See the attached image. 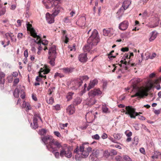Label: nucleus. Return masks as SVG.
<instances>
[{
  "instance_id": "nucleus-1",
  "label": "nucleus",
  "mask_w": 161,
  "mask_h": 161,
  "mask_svg": "<svg viewBox=\"0 0 161 161\" xmlns=\"http://www.w3.org/2000/svg\"><path fill=\"white\" fill-rule=\"evenodd\" d=\"M100 41L99 36L97 31L94 30L91 36L89 38L87 41V45H86L83 48L85 52H92V49L97 45Z\"/></svg>"
},
{
  "instance_id": "nucleus-2",
  "label": "nucleus",
  "mask_w": 161,
  "mask_h": 161,
  "mask_svg": "<svg viewBox=\"0 0 161 161\" xmlns=\"http://www.w3.org/2000/svg\"><path fill=\"white\" fill-rule=\"evenodd\" d=\"M59 0H43L42 1L47 8H49L54 7L53 10V14L55 16L58 14L61 9L59 5Z\"/></svg>"
},
{
  "instance_id": "nucleus-3",
  "label": "nucleus",
  "mask_w": 161,
  "mask_h": 161,
  "mask_svg": "<svg viewBox=\"0 0 161 161\" xmlns=\"http://www.w3.org/2000/svg\"><path fill=\"white\" fill-rule=\"evenodd\" d=\"M86 144L85 143L80 146V150L81 155L80 156L79 154L75 155V158L76 160H80L81 158L87 157L89 154V153L92 151V148L90 147H87L86 146Z\"/></svg>"
},
{
  "instance_id": "nucleus-4",
  "label": "nucleus",
  "mask_w": 161,
  "mask_h": 161,
  "mask_svg": "<svg viewBox=\"0 0 161 161\" xmlns=\"http://www.w3.org/2000/svg\"><path fill=\"white\" fill-rule=\"evenodd\" d=\"M125 110H124L125 114L129 116L131 119H135L136 116H138L139 119L142 120H144L146 118L143 116L139 115V113L136 112V109L132 106H128L125 107Z\"/></svg>"
},
{
  "instance_id": "nucleus-5",
  "label": "nucleus",
  "mask_w": 161,
  "mask_h": 161,
  "mask_svg": "<svg viewBox=\"0 0 161 161\" xmlns=\"http://www.w3.org/2000/svg\"><path fill=\"white\" fill-rule=\"evenodd\" d=\"M48 53L49 55L48 62L53 66L55 65V61L57 55L56 47L55 45H53L49 48Z\"/></svg>"
},
{
  "instance_id": "nucleus-6",
  "label": "nucleus",
  "mask_w": 161,
  "mask_h": 161,
  "mask_svg": "<svg viewBox=\"0 0 161 161\" xmlns=\"http://www.w3.org/2000/svg\"><path fill=\"white\" fill-rule=\"evenodd\" d=\"M72 149L70 146L66 144L62 145L61 150L60 152V156L63 157L64 156L67 158H70L72 156Z\"/></svg>"
},
{
  "instance_id": "nucleus-7",
  "label": "nucleus",
  "mask_w": 161,
  "mask_h": 161,
  "mask_svg": "<svg viewBox=\"0 0 161 161\" xmlns=\"http://www.w3.org/2000/svg\"><path fill=\"white\" fill-rule=\"evenodd\" d=\"M41 138L48 149L56 140L52 136L49 135L42 137Z\"/></svg>"
},
{
  "instance_id": "nucleus-8",
  "label": "nucleus",
  "mask_w": 161,
  "mask_h": 161,
  "mask_svg": "<svg viewBox=\"0 0 161 161\" xmlns=\"http://www.w3.org/2000/svg\"><path fill=\"white\" fill-rule=\"evenodd\" d=\"M62 145L58 141L55 140L48 149V150L53 153L56 151H58L60 148H62Z\"/></svg>"
},
{
  "instance_id": "nucleus-9",
  "label": "nucleus",
  "mask_w": 161,
  "mask_h": 161,
  "mask_svg": "<svg viewBox=\"0 0 161 161\" xmlns=\"http://www.w3.org/2000/svg\"><path fill=\"white\" fill-rule=\"evenodd\" d=\"M89 78L87 75L80 76V78H77L75 80V86L77 87H80L82 84L83 81L87 80Z\"/></svg>"
},
{
  "instance_id": "nucleus-10",
  "label": "nucleus",
  "mask_w": 161,
  "mask_h": 161,
  "mask_svg": "<svg viewBox=\"0 0 161 161\" xmlns=\"http://www.w3.org/2000/svg\"><path fill=\"white\" fill-rule=\"evenodd\" d=\"M27 30L30 31L31 36L35 38H37L38 39L40 38L39 36L37 35L36 30L32 27V25L29 22L27 24Z\"/></svg>"
},
{
  "instance_id": "nucleus-11",
  "label": "nucleus",
  "mask_w": 161,
  "mask_h": 161,
  "mask_svg": "<svg viewBox=\"0 0 161 161\" xmlns=\"http://www.w3.org/2000/svg\"><path fill=\"white\" fill-rule=\"evenodd\" d=\"M148 96V94L145 90H140L136 92L135 94L131 96V97H138L139 98H142L144 96L147 97Z\"/></svg>"
},
{
  "instance_id": "nucleus-12",
  "label": "nucleus",
  "mask_w": 161,
  "mask_h": 161,
  "mask_svg": "<svg viewBox=\"0 0 161 161\" xmlns=\"http://www.w3.org/2000/svg\"><path fill=\"white\" fill-rule=\"evenodd\" d=\"M128 3H129L128 1H124L123 3L122 7L118 10L117 14H119L122 12V13H123L124 10L127 9L129 6L130 4H128Z\"/></svg>"
},
{
  "instance_id": "nucleus-13",
  "label": "nucleus",
  "mask_w": 161,
  "mask_h": 161,
  "mask_svg": "<svg viewBox=\"0 0 161 161\" xmlns=\"http://www.w3.org/2000/svg\"><path fill=\"white\" fill-rule=\"evenodd\" d=\"M86 17L85 16L80 17L76 22V24L80 27L84 26L85 25Z\"/></svg>"
},
{
  "instance_id": "nucleus-14",
  "label": "nucleus",
  "mask_w": 161,
  "mask_h": 161,
  "mask_svg": "<svg viewBox=\"0 0 161 161\" xmlns=\"http://www.w3.org/2000/svg\"><path fill=\"white\" fill-rule=\"evenodd\" d=\"M128 22L127 21L125 20L119 24V28L121 30L125 31L128 28Z\"/></svg>"
},
{
  "instance_id": "nucleus-15",
  "label": "nucleus",
  "mask_w": 161,
  "mask_h": 161,
  "mask_svg": "<svg viewBox=\"0 0 161 161\" xmlns=\"http://www.w3.org/2000/svg\"><path fill=\"white\" fill-rule=\"evenodd\" d=\"M101 91L99 88L94 89L93 90H92L88 93V95L90 97H94V96L98 95L100 94Z\"/></svg>"
},
{
  "instance_id": "nucleus-16",
  "label": "nucleus",
  "mask_w": 161,
  "mask_h": 161,
  "mask_svg": "<svg viewBox=\"0 0 161 161\" xmlns=\"http://www.w3.org/2000/svg\"><path fill=\"white\" fill-rule=\"evenodd\" d=\"M55 16L53 14H50L48 13H46V19L47 22L50 24L53 23L54 22V17Z\"/></svg>"
},
{
  "instance_id": "nucleus-17",
  "label": "nucleus",
  "mask_w": 161,
  "mask_h": 161,
  "mask_svg": "<svg viewBox=\"0 0 161 161\" xmlns=\"http://www.w3.org/2000/svg\"><path fill=\"white\" fill-rule=\"evenodd\" d=\"M79 60L81 62H86L87 59L86 53L80 54L78 57Z\"/></svg>"
},
{
  "instance_id": "nucleus-18",
  "label": "nucleus",
  "mask_w": 161,
  "mask_h": 161,
  "mask_svg": "<svg viewBox=\"0 0 161 161\" xmlns=\"http://www.w3.org/2000/svg\"><path fill=\"white\" fill-rule=\"evenodd\" d=\"M98 83V81L96 79H94V80L91 81L90 83L89 84V86L87 87V89L88 91L91 89L93 88Z\"/></svg>"
},
{
  "instance_id": "nucleus-19",
  "label": "nucleus",
  "mask_w": 161,
  "mask_h": 161,
  "mask_svg": "<svg viewBox=\"0 0 161 161\" xmlns=\"http://www.w3.org/2000/svg\"><path fill=\"white\" fill-rule=\"evenodd\" d=\"M40 38L38 39L36 38V40L35 41V42L38 44H39L40 43H42V44L46 45H47L48 43V41L47 40H43L42 41L41 40V37L39 36Z\"/></svg>"
},
{
  "instance_id": "nucleus-20",
  "label": "nucleus",
  "mask_w": 161,
  "mask_h": 161,
  "mask_svg": "<svg viewBox=\"0 0 161 161\" xmlns=\"http://www.w3.org/2000/svg\"><path fill=\"white\" fill-rule=\"evenodd\" d=\"M5 74L3 72L1 71L0 69V84H4L5 83Z\"/></svg>"
},
{
  "instance_id": "nucleus-21",
  "label": "nucleus",
  "mask_w": 161,
  "mask_h": 161,
  "mask_svg": "<svg viewBox=\"0 0 161 161\" xmlns=\"http://www.w3.org/2000/svg\"><path fill=\"white\" fill-rule=\"evenodd\" d=\"M67 112L69 115H71L75 112V108L73 106L70 105L68 106L67 109Z\"/></svg>"
},
{
  "instance_id": "nucleus-22",
  "label": "nucleus",
  "mask_w": 161,
  "mask_h": 161,
  "mask_svg": "<svg viewBox=\"0 0 161 161\" xmlns=\"http://www.w3.org/2000/svg\"><path fill=\"white\" fill-rule=\"evenodd\" d=\"M74 69V68H64L61 69L63 72L65 73H69L72 72Z\"/></svg>"
},
{
  "instance_id": "nucleus-23",
  "label": "nucleus",
  "mask_w": 161,
  "mask_h": 161,
  "mask_svg": "<svg viewBox=\"0 0 161 161\" xmlns=\"http://www.w3.org/2000/svg\"><path fill=\"white\" fill-rule=\"evenodd\" d=\"M86 118H88L89 119V120L90 121H92L94 119L93 117H94L95 118H96V116L94 115L91 112H88L87 113L86 116Z\"/></svg>"
},
{
  "instance_id": "nucleus-24",
  "label": "nucleus",
  "mask_w": 161,
  "mask_h": 161,
  "mask_svg": "<svg viewBox=\"0 0 161 161\" xmlns=\"http://www.w3.org/2000/svg\"><path fill=\"white\" fill-rule=\"evenodd\" d=\"M102 110L103 112L104 113L107 114L110 113V111L107 108L106 104L105 103L102 104Z\"/></svg>"
},
{
  "instance_id": "nucleus-25",
  "label": "nucleus",
  "mask_w": 161,
  "mask_h": 161,
  "mask_svg": "<svg viewBox=\"0 0 161 161\" xmlns=\"http://www.w3.org/2000/svg\"><path fill=\"white\" fill-rule=\"evenodd\" d=\"M101 83H102V87L103 91H105L107 88L108 82L107 80H102L101 81Z\"/></svg>"
},
{
  "instance_id": "nucleus-26",
  "label": "nucleus",
  "mask_w": 161,
  "mask_h": 161,
  "mask_svg": "<svg viewBox=\"0 0 161 161\" xmlns=\"http://www.w3.org/2000/svg\"><path fill=\"white\" fill-rule=\"evenodd\" d=\"M152 33L151 36L149 39V40L150 42L154 40L157 36V33H156L155 31H152Z\"/></svg>"
},
{
  "instance_id": "nucleus-27",
  "label": "nucleus",
  "mask_w": 161,
  "mask_h": 161,
  "mask_svg": "<svg viewBox=\"0 0 161 161\" xmlns=\"http://www.w3.org/2000/svg\"><path fill=\"white\" fill-rule=\"evenodd\" d=\"M46 97H47L46 100L47 103L49 104H52L54 102L53 98L52 97H50L48 99L47 96Z\"/></svg>"
},
{
  "instance_id": "nucleus-28",
  "label": "nucleus",
  "mask_w": 161,
  "mask_h": 161,
  "mask_svg": "<svg viewBox=\"0 0 161 161\" xmlns=\"http://www.w3.org/2000/svg\"><path fill=\"white\" fill-rule=\"evenodd\" d=\"M45 69H43L42 68H41L40 69L43 72L44 75L46 74L49 72L50 71V69L48 68L47 67V66L45 65Z\"/></svg>"
},
{
  "instance_id": "nucleus-29",
  "label": "nucleus",
  "mask_w": 161,
  "mask_h": 161,
  "mask_svg": "<svg viewBox=\"0 0 161 161\" xmlns=\"http://www.w3.org/2000/svg\"><path fill=\"white\" fill-rule=\"evenodd\" d=\"M99 151L96 149H94L92 153L93 156L96 157H97L99 156Z\"/></svg>"
},
{
  "instance_id": "nucleus-30",
  "label": "nucleus",
  "mask_w": 161,
  "mask_h": 161,
  "mask_svg": "<svg viewBox=\"0 0 161 161\" xmlns=\"http://www.w3.org/2000/svg\"><path fill=\"white\" fill-rule=\"evenodd\" d=\"M19 91L18 88H16L13 92V95L16 97H18L19 96Z\"/></svg>"
},
{
  "instance_id": "nucleus-31",
  "label": "nucleus",
  "mask_w": 161,
  "mask_h": 161,
  "mask_svg": "<svg viewBox=\"0 0 161 161\" xmlns=\"http://www.w3.org/2000/svg\"><path fill=\"white\" fill-rule=\"evenodd\" d=\"M33 119H36L37 120L38 119H40L41 120H42L40 114L39 113L36 112H35L34 113Z\"/></svg>"
},
{
  "instance_id": "nucleus-32",
  "label": "nucleus",
  "mask_w": 161,
  "mask_h": 161,
  "mask_svg": "<svg viewBox=\"0 0 161 161\" xmlns=\"http://www.w3.org/2000/svg\"><path fill=\"white\" fill-rule=\"evenodd\" d=\"M46 130L44 129H42L39 130L38 131V133L41 135H44L46 134Z\"/></svg>"
},
{
  "instance_id": "nucleus-33",
  "label": "nucleus",
  "mask_w": 161,
  "mask_h": 161,
  "mask_svg": "<svg viewBox=\"0 0 161 161\" xmlns=\"http://www.w3.org/2000/svg\"><path fill=\"white\" fill-rule=\"evenodd\" d=\"M37 119H33V123L34 125L33 126V128L34 129L37 128L38 127V125L37 123Z\"/></svg>"
},
{
  "instance_id": "nucleus-34",
  "label": "nucleus",
  "mask_w": 161,
  "mask_h": 161,
  "mask_svg": "<svg viewBox=\"0 0 161 161\" xmlns=\"http://www.w3.org/2000/svg\"><path fill=\"white\" fill-rule=\"evenodd\" d=\"M103 31V35L105 36H108L110 32V31L109 29L106 30L105 29H104Z\"/></svg>"
},
{
  "instance_id": "nucleus-35",
  "label": "nucleus",
  "mask_w": 161,
  "mask_h": 161,
  "mask_svg": "<svg viewBox=\"0 0 161 161\" xmlns=\"http://www.w3.org/2000/svg\"><path fill=\"white\" fill-rule=\"evenodd\" d=\"M133 141L132 142L133 144H134L135 145H136L138 143L139 139V137L138 136H135L134 138Z\"/></svg>"
},
{
  "instance_id": "nucleus-36",
  "label": "nucleus",
  "mask_w": 161,
  "mask_h": 161,
  "mask_svg": "<svg viewBox=\"0 0 161 161\" xmlns=\"http://www.w3.org/2000/svg\"><path fill=\"white\" fill-rule=\"evenodd\" d=\"M114 138L115 139V140H119L121 137V136L120 134H118L114 133L113 135Z\"/></svg>"
},
{
  "instance_id": "nucleus-37",
  "label": "nucleus",
  "mask_w": 161,
  "mask_h": 161,
  "mask_svg": "<svg viewBox=\"0 0 161 161\" xmlns=\"http://www.w3.org/2000/svg\"><path fill=\"white\" fill-rule=\"evenodd\" d=\"M23 105L24 106L25 105L26 111H28L31 109V107L30 105L29 104L26 105V103L25 101L23 102Z\"/></svg>"
},
{
  "instance_id": "nucleus-38",
  "label": "nucleus",
  "mask_w": 161,
  "mask_h": 161,
  "mask_svg": "<svg viewBox=\"0 0 161 161\" xmlns=\"http://www.w3.org/2000/svg\"><path fill=\"white\" fill-rule=\"evenodd\" d=\"M109 152L108 150H105L103 153V156L106 158H107L110 155Z\"/></svg>"
},
{
  "instance_id": "nucleus-39",
  "label": "nucleus",
  "mask_w": 161,
  "mask_h": 161,
  "mask_svg": "<svg viewBox=\"0 0 161 161\" xmlns=\"http://www.w3.org/2000/svg\"><path fill=\"white\" fill-rule=\"evenodd\" d=\"M110 155V156L115 155L117 154V152L114 149H111L109 151Z\"/></svg>"
},
{
  "instance_id": "nucleus-40",
  "label": "nucleus",
  "mask_w": 161,
  "mask_h": 161,
  "mask_svg": "<svg viewBox=\"0 0 161 161\" xmlns=\"http://www.w3.org/2000/svg\"><path fill=\"white\" fill-rule=\"evenodd\" d=\"M68 125V123L65 124L60 123L59 126L61 129H64L65 127H67Z\"/></svg>"
},
{
  "instance_id": "nucleus-41",
  "label": "nucleus",
  "mask_w": 161,
  "mask_h": 161,
  "mask_svg": "<svg viewBox=\"0 0 161 161\" xmlns=\"http://www.w3.org/2000/svg\"><path fill=\"white\" fill-rule=\"evenodd\" d=\"M71 19L69 17H67L64 18V21L65 23H68L71 22Z\"/></svg>"
},
{
  "instance_id": "nucleus-42",
  "label": "nucleus",
  "mask_w": 161,
  "mask_h": 161,
  "mask_svg": "<svg viewBox=\"0 0 161 161\" xmlns=\"http://www.w3.org/2000/svg\"><path fill=\"white\" fill-rule=\"evenodd\" d=\"M62 39L64 42L66 44H67L69 42V39L67 35H65L64 38Z\"/></svg>"
},
{
  "instance_id": "nucleus-43",
  "label": "nucleus",
  "mask_w": 161,
  "mask_h": 161,
  "mask_svg": "<svg viewBox=\"0 0 161 161\" xmlns=\"http://www.w3.org/2000/svg\"><path fill=\"white\" fill-rule=\"evenodd\" d=\"M81 99L79 97H78L75 99L74 103L75 104L77 105L80 103L81 102Z\"/></svg>"
},
{
  "instance_id": "nucleus-44",
  "label": "nucleus",
  "mask_w": 161,
  "mask_h": 161,
  "mask_svg": "<svg viewBox=\"0 0 161 161\" xmlns=\"http://www.w3.org/2000/svg\"><path fill=\"white\" fill-rule=\"evenodd\" d=\"M55 89V87H52L48 89V91L47 94L50 95L54 91V90Z\"/></svg>"
},
{
  "instance_id": "nucleus-45",
  "label": "nucleus",
  "mask_w": 161,
  "mask_h": 161,
  "mask_svg": "<svg viewBox=\"0 0 161 161\" xmlns=\"http://www.w3.org/2000/svg\"><path fill=\"white\" fill-rule=\"evenodd\" d=\"M115 159L116 161H123V158L119 155H117L115 157Z\"/></svg>"
},
{
  "instance_id": "nucleus-46",
  "label": "nucleus",
  "mask_w": 161,
  "mask_h": 161,
  "mask_svg": "<svg viewBox=\"0 0 161 161\" xmlns=\"http://www.w3.org/2000/svg\"><path fill=\"white\" fill-rule=\"evenodd\" d=\"M74 93L72 92H69L67 96V98L68 101L70 100L72 98V96Z\"/></svg>"
},
{
  "instance_id": "nucleus-47",
  "label": "nucleus",
  "mask_w": 161,
  "mask_h": 161,
  "mask_svg": "<svg viewBox=\"0 0 161 161\" xmlns=\"http://www.w3.org/2000/svg\"><path fill=\"white\" fill-rule=\"evenodd\" d=\"M24 56L25 57L24 60L25 61H26L27 60V57H28V54L27 49L25 50L24 52Z\"/></svg>"
},
{
  "instance_id": "nucleus-48",
  "label": "nucleus",
  "mask_w": 161,
  "mask_h": 161,
  "mask_svg": "<svg viewBox=\"0 0 161 161\" xmlns=\"http://www.w3.org/2000/svg\"><path fill=\"white\" fill-rule=\"evenodd\" d=\"M5 36L7 37L8 36H9L11 38L12 41H13V37L14 36L13 35V34L11 33H7L5 34Z\"/></svg>"
},
{
  "instance_id": "nucleus-49",
  "label": "nucleus",
  "mask_w": 161,
  "mask_h": 161,
  "mask_svg": "<svg viewBox=\"0 0 161 161\" xmlns=\"http://www.w3.org/2000/svg\"><path fill=\"white\" fill-rule=\"evenodd\" d=\"M6 12V7L2 8V10H0V16L3 15Z\"/></svg>"
},
{
  "instance_id": "nucleus-50",
  "label": "nucleus",
  "mask_w": 161,
  "mask_h": 161,
  "mask_svg": "<svg viewBox=\"0 0 161 161\" xmlns=\"http://www.w3.org/2000/svg\"><path fill=\"white\" fill-rule=\"evenodd\" d=\"M124 159L126 161H131V158L127 155H125L123 157Z\"/></svg>"
},
{
  "instance_id": "nucleus-51",
  "label": "nucleus",
  "mask_w": 161,
  "mask_h": 161,
  "mask_svg": "<svg viewBox=\"0 0 161 161\" xmlns=\"http://www.w3.org/2000/svg\"><path fill=\"white\" fill-rule=\"evenodd\" d=\"M39 76L40 77L42 78H44L45 79L46 78V75H43V72L41 71V70L40 69V71L39 72Z\"/></svg>"
},
{
  "instance_id": "nucleus-52",
  "label": "nucleus",
  "mask_w": 161,
  "mask_h": 161,
  "mask_svg": "<svg viewBox=\"0 0 161 161\" xmlns=\"http://www.w3.org/2000/svg\"><path fill=\"white\" fill-rule=\"evenodd\" d=\"M95 101L94 99H91V100L89 101V102L88 103V105H92L95 103Z\"/></svg>"
},
{
  "instance_id": "nucleus-53",
  "label": "nucleus",
  "mask_w": 161,
  "mask_h": 161,
  "mask_svg": "<svg viewBox=\"0 0 161 161\" xmlns=\"http://www.w3.org/2000/svg\"><path fill=\"white\" fill-rule=\"evenodd\" d=\"M20 97L22 99H24L25 97V93L24 91L23 90H22L20 91Z\"/></svg>"
},
{
  "instance_id": "nucleus-54",
  "label": "nucleus",
  "mask_w": 161,
  "mask_h": 161,
  "mask_svg": "<svg viewBox=\"0 0 161 161\" xmlns=\"http://www.w3.org/2000/svg\"><path fill=\"white\" fill-rule=\"evenodd\" d=\"M19 80L18 78H15L14 79V85L13 86H16L19 82Z\"/></svg>"
},
{
  "instance_id": "nucleus-55",
  "label": "nucleus",
  "mask_w": 161,
  "mask_h": 161,
  "mask_svg": "<svg viewBox=\"0 0 161 161\" xmlns=\"http://www.w3.org/2000/svg\"><path fill=\"white\" fill-rule=\"evenodd\" d=\"M133 89L136 90L137 92H138L140 90H143L139 89V88L136 85H134L133 86Z\"/></svg>"
},
{
  "instance_id": "nucleus-56",
  "label": "nucleus",
  "mask_w": 161,
  "mask_h": 161,
  "mask_svg": "<svg viewBox=\"0 0 161 161\" xmlns=\"http://www.w3.org/2000/svg\"><path fill=\"white\" fill-rule=\"evenodd\" d=\"M53 153L54 154V156L56 158H59V155H60V153H59L58 152H55Z\"/></svg>"
},
{
  "instance_id": "nucleus-57",
  "label": "nucleus",
  "mask_w": 161,
  "mask_h": 161,
  "mask_svg": "<svg viewBox=\"0 0 161 161\" xmlns=\"http://www.w3.org/2000/svg\"><path fill=\"white\" fill-rule=\"evenodd\" d=\"M92 138L95 140H99L100 139V136L98 134H96L92 136Z\"/></svg>"
},
{
  "instance_id": "nucleus-58",
  "label": "nucleus",
  "mask_w": 161,
  "mask_h": 161,
  "mask_svg": "<svg viewBox=\"0 0 161 161\" xmlns=\"http://www.w3.org/2000/svg\"><path fill=\"white\" fill-rule=\"evenodd\" d=\"M129 50V49L127 47H122L121 49V51L123 52H127Z\"/></svg>"
},
{
  "instance_id": "nucleus-59",
  "label": "nucleus",
  "mask_w": 161,
  "mask_h": 161,
  "mask_svg": "<svg viewBox=\"0 0 161 161\" xmlns=\"http://www.w3.org/2000/svg\"><path fill=\"white\" fill-rule=\"evenodd\" d=\"M61 32L62 34V39H64L65 35H67L66 34L67 31L66 30H62L61 31Z\"/></svg>"
},
{
  "instance_id": "nucleus-60",
  "label": "nucleus",
  "mask_w": 161,
  "mask_h": 161,
  "mask_svg": "<svg viewBox=\"0 0 161 161\" xmlns=\"http://www.w3.org/2000/svg\"><path fill=\"white\" fill-rule=\"evenodd\" d=\"M57 76H59L60 78H62L64 76V75L59 73L57 72L55 74L54 77L55 78Z\"/></svg>"
},
{
  "instance_id": "nucleus-61",
  "label": "nucleus",
  "mask_w": 161,
  "mask_h": 161,
  "mask_svg": "<svg viewBox=\"0 0 161 161\" xmlns=\"http://www.w3.org/2000/svg\"><path fill=\"white\" fill-rule=\"evenodd\" d=\"M129 55L128 53H125L122 58V59L125 60L126 59L129 58Z\"/></svg>"
},
{
  "instance_id": "nucleus-62",
  "label": "nucleus",
  "mask_w": 161,
  "mask_h": 161,
  "mask_svg": "<svg viewBox=\"0 0 161 161\" xmlns=\"http://www.w3.org/2000/svg\"><path fill=\"white\" fill-rule=\"evenodd\" d=\"M76 45L75 44H74L72 46V47H70V51H75L76 50V48H75Z\"/></svg>"
},
{
  "instance_id": "nucleus-63",
  "label": "nucleus",
  "mask_w": 161,
  "mask_h": 161,
  "mask_svg": "<svg viewBox=\"0 0 161 161\" xmlns=\"http://www.w3.org/2000/svg\"><path fill=\"white\" fill-rule=\"evenodd\" d=\"M161 112V108L160 109L158 110H155L154 111V113L157 115L159 114H160V112Z\"/></svg>"
},
{
  "instance_id": "nucleus-64",
  "label": "nucleus",
  "mask_w": 161,
  "mask_h": 161,
  "mask_svg": "<svg viewBox=\"0 0 161 161\" xmlns=\"http://www.w3.org/2000/svg\"><path fill=\"white\" fill-rule=\"evenodd\" d=\"M156 54L155 53H153L151 56L149 55V58L153 59L154 57H155L156 56Z\"/></svg>"
}]
</instances>
